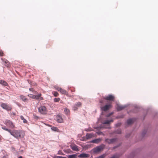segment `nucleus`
<instances>
[{
  "instance_id": "nucleus-1",
  "label": "nucleus",
  "mask_w": 158,
  "mask_h": 158,
  "mask_svg": "<svg viewBox=\"0 0 158 158\" xmlns=\"http://www.w3.org/2000/svg\"><path fill=\"white\" fill-rule=\"evenodd\" d=\"M2 128L6 131H8L10 134L16 139L23 138L25 135L24 132L21 130H14L12 131L6 127L5 126L2 127Z\"/></svg>"
},
{
  "instance_id": "nucleus-2",
  "label": "nucleus",
  "mask_w": 158,
  "mask_h": 158,
  "mask_svg": "<svg viewBox=\"0 0 158 158\" xmlns=\"http://www.w3.org/2000/svg\"><path fill=\"white\" fill-rule=\"evenodd\" d=\"M105 147V145L104 144H102L93 149L92 151L94 153L99 152L103 150Z\"/></svg>"
},
{
  "instance_id": "nucleus-3",
  "label": "nucleus",
  "mask_w": 158,
  "mask_h": 158,
  "mask_svg": "<svg viewBox=\"0 0 158 158\" xmlns=\"http://www.w3.org/2000/svg\"><path fill=\"white\" fill-rule=\"evenodd\" d=\"M38 109L39 112L43 114H46L48 112L47 109L45 106H41Z\"/></svg>"
},
{
  "instance_id": "nucleus-4",
  "label": "nucleus",
  "mask_w": 158,
  "mask_h": 158,
  "mask_svg": "<svg viewBox=\"0 0 158 158\" xmlns=\"http://www.w3.org/2000/svg\"><path fill=\"white\" fill-rule=\"evenodd\" d=\"M1 106L3 109L6 110L8 111H11L12 110L11 106L6 103H1Z\"/></svg>"
},
{
  "instance_id": "nucleus-5",
  "label": "nucleus",
  "mask_w": 158,
  "mask_h": 158,
  "mask_svg": "<svg viewBox=\"0 0 158 158\" xmlns=\"http://www.w3.org/2000/svg\"><path fill=\"white\" fill-rule=\"evenodd\" d=\"M4 123L7 127L11 128L15 127V125L11 121L9 120H6L4 122Z\"/></svg>"
},
{
  "instance_id": "nucleus-6",
  "label": "nucleus",
  "mask_w": 158,
  "mask_h": 158,
  "mask_svg": "<svg viewBox=\"0 0 158 158\" xmlns=\"http://www.w3.org/2000/svg\"><path fill=\"white\" fill-rule=\"evenodd\" d=\"M103 98L105 100L110 101H114V97L112 95L110 94L104 97Z\"/></svg>"
},
{
  "instance_id": "nucleus-7",
  "label": "nucleus",
  "mask_w": 158,
  "mask_h": 158,
  "mask_svg": "<svg viewBox=\"0 0 158 158\" xmlns=\"http://www.w3.org/2000/svg\"><path fill=\"white\" fill-rule=\"evenodd\" d=\"M112 105L111 104L106 105L104 106L101 107L102 110L103 111H106L111 108Z\"/></svg>"
},
{
  "instance_id": "nucleus-8",
  "label": "nucleus",
  "mask_w": 158,
  "mask_h": 158,
  "mask_svg": "<svg viewBox=\"0 0 158 158\" xmlns=\"http://www.w3.org/2000/svg\"><path fill=\"white\" fill-rule=\"evenodd\" d=\"M117 140V139L116 138L107 139H106V141L109 144L113 143L116 142Z\"/></svg>"
},
{
  "instance_id": "nucleus-9",
  "label": "nucleus",
  "mask_w": 158,
  "mask_h": 158,
  "mask_svg": "<svg viewBox=\"0 0 158 158\" xmlns=\"http://www.w3.org/2000/svg\"><path fill=\"white\" fill-rule=\"evenodd\" d=\"M90 156L89 154L84 153H81L78 156V157L80 158H88Z\"/></svg>"
},
{
  "instance_id": "nucleus-10",
  "label": "nucleus",
  "mask_w": 158,
  "mask_h": 158,
  "mask_svg": "<svg viewBox=\"0 0 158 158\" xmlns=\"http://www.w3.org/2000/svg\"><path fill=\"white\" fill-rule=\"evenodd\" d=\"M2 60L3 62V64L6 67L8 68L10 66V64L9 62L6 60H4L2 58L1 59Z\"/></svg>"
},
{
  "instance_id": "nucleus-11",
  "label": "nucleus",
  "mask_w": 158,
  "mask_h": 158,
  "mask_svg": "<svg viewBox=\"0 0 158 158\" xmlns=\"http://www.w3.org/2000/svg\"><path fill=\"white\" fill-rule=\"evenodd\" d=\"M41 94H40L37 95H35L34 99L35 100H38L39 99H40V100H43V98L41 97Z\"/></svg>"
},
{
  "instance_id": "nucleus-12",
  "label": "nucleus",
  "mask_w": 158,
  "mask_h": 158,
  "mask_svg": "<svg viewBox=\"0 0 158 158\" xmlns=\"http://www.w3.org/2000/svg\"><path fill=\"white\" fill-rule=\"evenodd\" d=\"M56 119H57V121L59 123H62L63 122V119L62 118V117L59 115H57L56 117Z\"/></svg>"
},
{
  "instance_id": "nucleus-13",
  "label": "nucleus",
  "mask_w": 158,
  "mask_h": 158,
  "mask_svg": "<svg viewBox=\"0 0 158 158\" xmlns=\"http://www.w3.org/2000/svg\"><path fill=\"white\" fill-rule=\"evenodd\" d=\"M60 92L62 94H65L67 96L68 95V92L65 90L61 89V90L60 91Z\"/></svg>"
},
{
  "instance_id": "nucleus-14",
  "label": "nucleus",
  "mask_w": 158,
  "mask_h": 158,
  "mask_svg": "<svg viewBox=\"0 0 158 158\" xmlns=\"http://www.w3.org/2000/svg\"><path fill=\"white\" fill-rule=\"evenodd\" d=\"M101 140V139L99 138L92 140L91 141V142L94 143H98L100 142Z\"/></svg>"
},
{
  "instance_id": "nucleus-15",
  "label": "nucleus",
  "mask_w": 158,
  "mask_h": 158,
  "mask_svg": "<svg viewBox=\"0 0 158 158\" xmlns=\"http://www.w3.org/2000/svg\"><path fill=\"white\" fill-rule=\"evenodd\" d=\"M94 136V135L93 133L87 134L86 135V138L87 139H90Z\"/></svg>"
},
{
  "instance_id": "nucleus-16",
  "label": "nucleus",
  "mask_w": 158,
  "mask_h": 158,
  "mask_svg": "<svg viewBox=\"0 0 158 158\" xmlns=\"http://www.w3.org/2000/svg\"><path fill=\"white\" fill-rule=\"evenodd\" d=\"M125 108V106H121V105H118L117 109L118 111H120L122 110H123V109H124Z\"/></svg>"
},
{
  "instance_id": "nucleus-17",
  "label": "nucleus",
  "mask_w": 158,
  "mask_h": 158,
  "mask_svg": "<svg viewBox=\"0 0 158 158\" xmlns=\"http://www.w3.org/2000/svg\"><path fill=\"white\" fill-rule=\"evenodd\" d=\"M0 84L5 86L8 85V83L5 81L2 80H0Z\"/></svg>"
},
{
  "instance_id": "nucleus-18",
  "label": "nucleus",
  "mask_w": 158,
  "mask_h": 158,
  "mask_svg": "<svg viewBox=\"0 0 158 158\" xmlns=\"http://www.w3.org/2000/svg\"><path fill=\"white\" fill-rule=\"evenodd\" d=\"M20 98L22 99L23 101L25 102L27 100V99L25 96L23 95H21L20 96Z\"/></svg>"
},
{
  "instance_id": "nucleus-19",
  "label": "nucleus",
  "mask_w": 158,
  "mask_h": 158,
  "mask_svg": "<svg viewBox=\"0 0 158 158\" xmlns=\"http://www.w3.org/2000/svg\"><path fill=\"white\" fill-rule=\"evenodd\" d=\"M134 122V120L132 119H130L127 120V123L128 125H130Z\"/></svg>"
},
{
  "instance_id": "nucleus-20",
  "label": "nucleus",
  "mask_w": 158,
  "mask_h": 158,
  "mask_svg": "<svg viewBox=\"0 0 158 158\" xmlns=\"http://www.w3.org/2000/svg\"><path fill=\"white\" fill-rule=\"evenodd\" d=\"M71 148L73 151H77L78 150L77 147L76 145L71 146Z\"/></svg>"
},
{
  "instance_id": "nucleus-21",
  "label": "nucleus",
  "mask_w": 158,
  "mask_h": 158,
  "mask_svg": "<svg viewBox=\"0 0 158 158\" xmlns=\"http://www.w3.org/2000/svg\"><path fill=\"white\" fill-rule=\"evenodd\" d=\"M113 122V120H106L105 122H104L103 123V124H109L110 122Z\"/></svg>"
},
{
  "instance_id": "nucleus-22",
  "label": "nucleus",
  "mask_w": 158,
  "mask_h": 158,
  "mask_svg": "<svg viewBox=\"0 0 158 158\" xmlns=\"http://www.w3.org/2000/svg\"><path fill=\"white\" fill-rule=\"evenodd\" d=\"M29 90L30 91L34 93L35 94H36L38 93L37 92L35 91L33 88H30L29 89Z\"/></svg>"
},
{
  "instance_id": "nucleus-23",
  "label": "nucleus",
  "mask_w": 158,
  "mask_h": 158,
  "mask_svg": "<svg viewBox=\"0 0 158 158\" xmlns=\"http://www.w3.org/2000/svg\"><path fill=\"white\" fill-rule=\"evenodd\" d=\"M52 94L55 97H57L59 95V94L56 91L52 92Z\"/></svg>"
},
{
  "instance_id": "nucleus-24",
  "label": "nucleus",
  "mask_w": 158,
  "mask_h": 158,
  "mask_svg": "<svg viewBox=\"0 0 158 158\" xmlns=\"http://www.w3.org/2000/svg\"><path fill=\"white\" fill-rule=\"evenodd\" d=\"M60 100V98H55L54 99V102H59Z\"/></svg>"
},
{
  "instance_id": "nucleus-25",
  "label": "nucleus",
  "mask_w": 158,
  "mask_h": 158,
  "mask_svg": "<svg viewBox=\"0 0 158 158\" xmlns=\"http://www.w3.org/2000/svg\"><path fill=\"white\" fill-rule=\"evenodd\" d=\"M51 129L52 130L55 131H58V129L57 127H53L51 128Z\"/></svg>"
},
{
  "instance_id": "nucleus-26",
  "label": "nucleus",
  "mask_w": 158,
  "mask_h": 158,
  "mask_svg": "<svg viewBox=\"0 0 158 158\" xmlns=\"http://www.w3.org/2000/svg\"><path fill=\"white\" fill-rule=\"evenodd\" d=\"M76 156L75 155H69L68 157V158H76Z\"/></svg>"
},
{
  "instance_id": "nucleus-27",
  "label": "nucleus",
  "mask_w": 158,
  "mask_h": 158,
  "mask_svg": "<svg viewBox=\"0 0 158 158\" xmlns=\"http://www.w3.org/2000/svg\"><path fill=\"white\" fill-rule=\"evenodd\" d=\"M75 105L77 107H79L81 106V104L80 102H78L76 103Z\"/></svg>"
},
{
  "instance_id": "nucleus-28",
  "label": "nucleus",
  "mask_w": 158,
  "mask_h": 158,
  "mask_svg": "<svg viewBox=\"0 0 158 158\" xmlns=\"http://www.w3.org/2000/svg\"><path fill=\"white\" fill-rule=\"evenodd\" d=\"M28 96L32 99H34V97H35L34 95H33L32 94H29L28 95Z\"/></svg>"
},
{
  "instance_id": "nucleus-29",
  "label": "nucleus",
  "mask_w": 158,
  "mask_h": 158,
  "mask_svg": "<svg viewBox=\"0 0 158 158\" xmlns=\"http://www.w3.org/2000/svg\"><path fill=\"white\" fill-rule=\"evenodd\" d=\"M55 88L56 89V90H58V91L59 92H60V90H61V88L58 86L56 87H55Z\"/></svg>"
},
{
  "instance_id": "nucleus-30",
  "label": "nucleus",
  "mask_w": 158,
  "mask_h": 158,
  "mask_svg": "<svg viewBox=\"0 0 158 158\" xmlns=\"http://www.w3.org/2000/svg\"><path fill=\"white\" fill-rule=\"evenodd\" d=\"M64 111L67 114H68L69 112V110L67 108H65L64 109Z\"/></svg>"
},
{
  "instance_id": "nucleus-31",
  "label": "nucleus",
  "mask_w": 158,
  "mask_h": 158,
  "mask_svg": "<svg viewBox=\"0 0 158 158\" xmlns=\"http://www.w3.org/2000/svg\"><path fill=\"white\" fill-rule=\"evenodd\" d=\"M4 53L3 52V51L2 50H0V56H4Z\"/></svg>"
},
{
  "instance_id": "nucleus-32",
  "label": "nucleus",
  "mask_w": 158,
  "mask_h": 158,
  "mask_svg": "<svg viewBox=\"0 0 158 158\" xmlns=\"http://www.w3.org/2000/svg\"><path fill=\"white\" fill-rule=\"evenodd\" d=\"M105 155L103 154L98 157L97 158H104L105 157Z\"/></svg>"
},
{
  "instance_id": "nucleus-33",
  "label": "nucleus",
  "mask_w": 158,
  "mask_h": 158,
  "mask_svg": "<svg viewBox=\"0 0 158 158\" xmlns=\"http://www.w3.org/2000/svg\"><path fill=\"white\" fill-rule=\"evenodd\" d=\"M77 107H78L77 106H76V105H75L73 107V110H77L78 109Z\"/></svg>"
},
{
  "instance_id": "nucleus-34",
  "label": "nucleus",
  "mask_w": 158,
  "mask_h": 158,
  "mask_svg": "<svg viewBox=\"0 0 158 158\" xmlns=\"http://www.w3.org/2000/svg\"><path fill=\"white\" fill-rule=\"evenodd\" d=\"M55 158H67L65 157H63L61 156H56Z\"/></svg>"
},
{
  "instance_id": "nucleus-35",
  "label": "nucleus",
  "mask_w": 158,
  "mask_h": 158,
  "mask_svg": "<svg viewBox=\"0 0 158 158\" xmlns=\"http://www.w3.org/2000/svg\"><path fill=\"white\" fill-rule=\"evenodd\" d=\"M23 123H27V121L25 119H24L23 120Z\"/></svg>"
},
{
  "instance_id": "nucleus-36",
  "label": "nucleus",
  "mask_w": 158,
  "mask_h": 158,
  "mask_svg": "<svg viewBox=\"0 0 158 158\" xmlns=\"http://www.w3.org/2000/svg\"><path fill=\"white\" fill-rule=\"evenodd\" d=\"M20 118L22 120H23L24 119L23 117V116H21Z\"/></svg>"
},
{
  "instance_id": "nucleus-37",
  "label": "nucleus",
  "mask_w": 158,
  "mask_h": 158,
  "mask_svg": "<svg viewBox=\"0 0 158 158\" xmlns=\"http://www.w3.org/2000/svg\"><path fill=\"white\" fill-rule=\"evenodd\" d=\"M116 133L120 134L121 133V131L120 130L119 131H118V132H117Z\"/></svg>"
},
{
  "instance_id": "nucleus-38",
  "label": "nucleus",
  "mask_w": 158,
  "mask_h": 158,
  "mask_svg": "<svg viewBox=\"0 0 158 158\" xmlns=\"http://www.w3.org/2000/svg\"><path fill=\"white\" fill-rule=\"evenodd\" d=\"M112 114V113L110 114H109L107 115V117H108L110 116Z\"/></svg>"
},
{
  "instance_id": "nucleus-39",
  "label": "nucleus",
  "mask_w": 158,
  "mask_h": 158,
  "mask_svg": "<svg viewBox=\"0 0 158 158\" xmlns=\"http://www.w3.org/2000/svg\"><path fill=\"white\" fill-rule=\"evenodd\" d=\"M58 154H59V155H64V154L63 153L61 152V154H60V153H59V152L58 153Z\"/></svg>"
},
{
  "instance_id": "nucleus-40",
  "label": "nucleus",
  "mask_w": 158,
  "mask_h": 158,
  "mask_svg": "<svg viewBox=\"0 0 158 158\" xmlns=\"http://www.w3.org/2000/svg\"><path fill=\"white\" fill-rule=\"evenodd\" d=\"M103 102V101H102V100H101L100 101V102L101 103H102Z\"/></svg>"
},
{
  "instance_id": "nucleus-41",
  "label": "nucleus",
  "mask_w": 158,
  "mask_h": 158,
  "mask_svg": "<svg viewBox=\"0 0 158 158\" xmlns=\"http://www.w3.org/2000/svg\"><path fill=\"white\" fill-rule=\"evenodd\" d=\"M117 125H118V126H119L120 125V124L118 123V124H117Z\"/></svg>"
},
{
  "instance_id": "nucleus-42",
  "label": "nucleus",
  "mask_w": 158,
  "mask_h": 158,
  "mask_svg": "<svg viewBox=\"0 0 158 158\" xmlns=\"http://www.w3.org/2000/svg\"><path fill=\"white\" fill-rule=\"evenodd\" d=\"M98 134L100 135V132H98Z\"/></svg>"
},
{
  "instance_id": "nucleus-43",
  "label": "nucleus",
  "mask_w": 158,
  "mask_h": 158,
  "mask_svg": "<svg viewBox=\"0 0 158 158\" xmlns=\"http://www.w3.org/2000/svg\"><path fill=\"white\" fill-rule=\"evenodd\" d=\"M36 117L37 118H38V117H37V116H36Z\"/></svg>"
}]
</instances>
